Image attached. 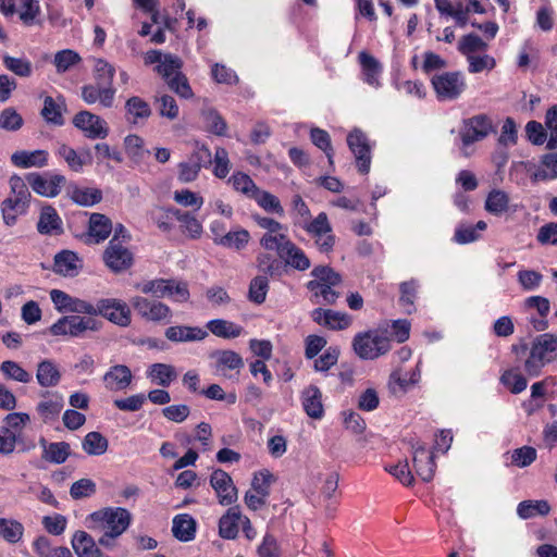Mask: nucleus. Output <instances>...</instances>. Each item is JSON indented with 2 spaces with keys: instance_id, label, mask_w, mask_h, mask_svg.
<instances>
[{
  "instance_id": "37998d69",
  "label": "nucleus",
  "mask_w": 557,
  "mask_h": 557,
  "mask_svg": "<svg viewBox=\"0 0 557 557\" xmlns=\"http://www.w3.org/2000/svg\"><path fill=\"white\" fill-rule=\"evenodd\" d=\"M148 376L152 382L168 387L177 376L175 368L166 363H153L148 369Z\"/></svg>"
},
{
  "instance_id": "a211bd4d",
  "label": "nucleus",
  "mask_w": 557,
  "mask_h": 557,
  "mask_svg": "<svg viewBox=\"0 0 557 557\" xmlns=\"http://www.w3.org/2000/svg\"><path fill=\"white\" fill-rule=\"evenodd\" d=\"M102 380L108 391H124L131 385L133 373L125 364H114L103 374Z\"/></svg>"
},
{
  "instance_id": "2eb2a0df",
  "label": "nucleus",
  "mask_w": 557,
  "mask_h": 557,
  "mask_svg": "<svg viewBox=\"0 0 557 557\" xmlns=\"http://www.w3.org/2000/svg\"><path fill=\"white\" fill-rule=\"evenodd\" d=\"M25 181L36 194L50 198L59 195L61 187L66 182L65 177L60 174L52 175L50 180H47L38 173H28Z\"/></svg>"
},
{
  "instance_id": "4be33fe9",
  "label": "nucleus",
  "mask_w": 557,
  "mask_h": 557,
  "mask_svg": "<svg viewBox=\"0 0 557 557\" xmlns=\"http://www.w3.org/2000/svg\"><path fill=\"white\" fill-rule=\"evenodd\" d=\"M37 231L41 235H60L63 233V223L57 210L52 206L41 208Z\"/></svg>"
},
{
  "instance_id": "7ed1b4c3",
  "label": "nucleus",
  "mask_w": 557,
  "mask_h": 557,
  "mask_svg": "<svg viewBox=\"0 0 557 557\" xmlns=\"http://www.w3.org/2000/svg\"><path fill=\"white\" fill-rule=\"evenodd\" d=\"M495 132L492 120L486 114H476L466 119L462 122L459 135L462 141V154L469 157L467 148L486 138L491 133Z\"/></svg>"
},
{
  "instance_id": "a19ab883",
  "label": "nucleus",
  "mask_w": 557,
  "mask_h": 557,
  "mask_svg": "<svg viewBox=\"0 0 557 557\" xmlns=\"http://www.w3.org/2000/svg\"><path fill=\"white\" fill-rule=\"evenodd\" d=\"M109 447V442L100 432L92 431L85 435L82 442L83 450L89 456H101Z\"/></svg>"
},
{
  "instance_id": "aec40b11",
  "label": "nucleus",
  "mask_w": 557,
  "mask_h": 557,
  "mask_svg": "<svg viewBox=\"0 0 557 557\" xmlns=\"http://www.w3.org/2000/svg\"><path fill=\"white\" fill-rule=\"evenodd\" d=\"M312 320L331 330H345L351 324V317L345 312L317 308L311 312Z\"/></svg>"
},
{
  "instance_id": "ea45409f",
  "label": "nucleus",
  "mask_w": 557,
  "mask_h": 557,
  "mask_svg": "<svg viewBox=\"0 0 557 557\" xmlns=\"http://www.w3.org/2000/svg\"><path fill=\"white\" fill-rule=\"evenodd\" d=\"M33 548L39 557H73L67 547L52 546L47 536L37 537L33 543Z\"/></svg>"
},
{
  "instance_id": "393cba45",
  "label": "nucleus",
  "mask_w": 557,
  "mask_h": 557,
  "mask_svg": "<svg viewBox=\"0 0 557 557\" xmlns=\"http://www.w3.org/2000/svg\"><path fill=\"white\" fill-rule=\"evenodd\" d=\"M243 518L244 516L239 507L234 506L228 508L219 520L220 536L225 540H235L238 535Z\"/></svg>"
},
{
  "instance_id": "423d86ee",
  "label": "nucleus",
  "mask_w": 557,
  "mask_h": 557,
  "mask_svg": "<svg viewBox=\"0 0 557 557\" xmlns=\"http://www.w3.org/2000/svg\"><path fill=\"white\" fill-rule=\"evenodd\" d=\"M92 318L101 315L108 321L119 325L128 326L131 324V309L127 304L116 298H101L94 305V312L88 313Z\"/></svg>"
},
{
  "instance_id": "6e6d98bb",
  "label": "nucleus",
  "mask_w": 557,
  "mask_h": 557,
  "mask_svg": "<svg viewBox=\"0 0 557 557\" xmlns=\"http://www.w3.org/2000/svg\"><path fill=\"white\" fill-rule=\"evenodd\" d=\"M0 371L9 379L20 383H29L32 375L24 370L17 362L5 360L0 364Z\"/></svg>"
},
{
  "instance_id": "9b49d317",
  "label": "nucleus",
  "mask_w": 557,
  "mask_h": 557,
  "mask_svg": "<svg viewBox=\"0 0 557 557\" xmlns=\"http://www.w3.org/2000/svg\"><path fill=\"white\" fill-rule=\"evenodd\" d=\"M50 299L55 310L61 313L71 312L88 315V313L94 312L92 304L84 299L73 297L61 289H51Z\"/></svg>"
},
{
  "instance_id": "864d4df0",
  "label": "nucleus",
  "mask_w": 557,
  "mask_h": 557,
  "mask_svg": "<svg viewBox=\"0 0 557 557\" xmlns=\"http://www.w3.org/2000/svg\"><path fill=\"white\" fill-rule=\"evenodd\" d=\"M268 290L269 280L265 275H258L253 277L249 285V300L257 305L263 304L267 298Z\"/></svg>"
},
{
  "instance_id": "5701e85b",
  "label": "nucleus",
  "mask_w": 557,
  "mask_h": 557,
  "mask_svg": "<svg viewBox=\"0 0 557 557\" xmlns=\"http://www.w3.org/2000/svg\"><path fill=\"white\" fill-rule=\"evenodd\" d=\"M165 338L173 343L200 342L208 332L199 326L175 325L165 330Z\"/></svg>"
},
{
  "instance_id": "0eeeda50",
  "label": "nucleus",
  "mask_w": 557,
  "mask_h": 557,
  "mask_svg": "<svg viewBox=\"0 0 557 557\" xmlns=\"http://www.w3.org/2000/svg\"><path fill=\"white\" fill-rule=\"evenodd\" d=\"M131 305L135 312L144 320L154 323H170L172 319L171 308L159 300L143 296L131 298Z\"/></svg>"
},
{
  "instance_id": "c03bdc74",
  "label": "nucleus",
  "mask_w": 557,
  "mask_h": 557,
  "mask_svg": "<svg viewBox=\"0 0 557 557\" xmlns=\"http://www.w3.org/2000/svg\"><path fill=\"white\" fill-rule=\"evenodd\" d=\"M509 208V196L502 189H493L486 197L485 210L494 215L505 213Z\"/></svg>"
},
{
  "instance_id": "4c0bfd02",
  "label": "nucleus",
  "mask_w": 557,
  "mask_h": 557,
  "mask_svg": "<svg viewBox=\"0 0 557 557\" xmlns=\"http://www.w3.org/2000/svg\"><path fill=\"white\" fill-rule=\"evenodd\" d=\"M257 267L265 276L280 277L285 273L282 259L274 257L269 252L259 253L257 257Z\"/></svg>"
},
{
  "instance_id": "f3484780",
  "label": "nucleus",
  "mask_w": 557,
  "mask_h": 557,
  "mask_svg": "<svg viewBox=\"0 0 557 557\" xmlns=\"http://www.w3.org/2000/svg\"><path fill=\"white\" fill-rule=\"evenodd\" d=\"M42 398L36 407V410L44 422L55 420L64 407V398L58 392L45 391L40 394Z\"/></svg>"
},
{
  "instance_id": "774afa93",
  "label": "nucleus",
  "mask_w": 557,
  "mask_h": 557,
  "mask_svg": "<svg viewBox=\"0 0 557 557\" xmlns=\"http://www.w3.org/2000/svg\"><path fill=\"white\" fill-rule=\"evenodd\" d=\"M23 126L21 114L13 108H5L0 112V128L8 132H15Z\"/></svg>"
},
{
  "instance_id": "c9c22d12",
  "label": "nucleus",
  "mask_w": 557,
  "mask_h": 557,
  "mask_svg": "<svg viewBox=\"0 0 557 557\" xmlns=\"http://www.w3.org/2000/svg\"><path fill=\"white\" fill-rule=\"evenodd\" d=\"M249 240L250 234L244 228L228 232L224 236L219 235V237H213L215 245L237 251L244 249L248 245Z\"/></svg>"
},
{
  "instance_id": "473e14b6",
  "label": "nucleus",
  "mask_w": 557,
  "mask_h": 557,
  "mask_svg": "<svg viewBox=\"0 0 557 557\" xmlns=\"http://www.w3.org/2000/svg\"><path fill=\"white\" fill-rule=\"evenodd\" d=\"M67 195L73 202L82 207H91L102 200V191L98 188L70 186Z\"/></svg>"
},
{
  "instance_id": "f8f14e48",
  "label": "nucleus",
  "mask_w": 557,
  "mask_h": 557,
  "mask_svg": "<svg viewBox=\"0 0 557 557\" xmlns=\"http://www.w3.org/2000/svg\"><path fill=\"white\" fill-rule=\"evenodd\" d=\"M210 485L214 490L219 503L222 506L234 504L237 498V488L233 483L231 475L222 469H216L210 476Z\"/></svg>"
},
{
  "instance_id": "c85d7f7f",
  "label": "nucleus",
  "mask_w": 557,
  "mask_h": 557,
  "mask_svg": "<svg viewBox=\"0 0 557 557\" xmlns=\"http://www.w3.org/2000/svg\"><path fill=\"white\" fill-rule=\"evenodd\" d=\"M113 230L111 220L102 213H91L88 223V236L95 244L106 240Z\"/></svg>"
},
{
  "instance_id": "7c9ffc66",
  "label": "nucleus",
  "mask_w": 557,
  "mask_h": 557,
  "mask_svg": "<svg viewBox=\"0 0 557 557\" xmlns=\"http://www.w3.org/2000/svg\"><path fill=\"white\" fill-rule=\"evenodd\" d=\"M61 376L58 366L52 360L45 359L37 364L36 379L41 387L57 386Z\"/></svg>"
},
{
  "instance_id": "39448f33",
  "label": "nucleus",
  "mask_w": 557,
  "mask_h": 557,
  "mask_svg": "<svg viewBox=\"0 0 557 557\" xmlns=\"http://www.w3.org/2000/svg\"><path fill=\"white\" fill-rule=\"evenodd\" d=\"M91 519L100 522L102 528L113 537L122 535L131 524V512L122 507H108L91 513Z\"/></svg>"
},
{
  "instance_id": "f03ea898",
  "label": "nucleus",
  "mask_w": 557,
  "mask_h": 557,
  "mask_svg": "<svg viewBox=\"0 0 557 557\" xmlns=\"http://www.w3.org/2000/svg\"><path fill=\"white\" fill-rule=\"evenodd\" d=\"M143 294H151L156 298L170 297L178 302H185L189 299L188 285L173 278H156L146 281L137 285Z\"/></svg>"
},
{
  "instance_id": "58836bf2",
  "label": "nucleus",
  "mask_w": 557,
  "mask_h": 557,
  "mask_svg": "<svg viewBox=\"0 0 557 557\" xmlns=\"http://www.w3.org/2000/svg\"><path fill=\"white\" fill-rule=\"evenodd\" d=\"M211 357L215 360L218 371L237 370L244 367V360L239 354L234 350H216Z\"/></svg>"
},
{
  "instance_id": "69168bd1",
  "label": "nucleus",
  "mask_w": 557,
  "mask_h": 557,
  "mask_svg": "<svg viewBox=\"0 0 557 557\" xmlns=\"http://www.w3.org/2000/svg\"><path fill=\"white\" fill-rule=\"evenodd\" d=\"M11 196L25 206H29L30 191L25 180L14 175L10 178Z\"/></svg>"
},
{
  "instance_id": "f257e3e1",
  "label": "nucleus",
  "mask_w": 557,
  "mask_h": 557,
  "mask_svg": "<svg viewBox=\"0 0 557 557\" xmlns=\"http://www.w3.org/2000/svg\"><path fill=\"white\" fill-rule=\"evenodd\" d=\"M82 313L63 315L55 321L49 332L53 336L84 337L86 332H99L102 322L91 315H81Z\"/></svg>"
},
{
  "instance_id": "72a5a7b5",
  "label": "nucleus",
  "mask_w": 557,
  "mask_h": 557,
  "mask_svg": "<svg viewBox=\"0 0 557 557\" xmlns=\"http://www.w3.org/2000/svg\"><path fill=\"white\" fill-rule=\"evenodd\" d=\"M79 258L70 250H63L55 255L53 271L63 276H75L78 273Z\"/></svg>"
},
{
  "instance_id": "49530a36",
  "label": "nucleus",
  "mask_w": 557,
  "mask_h": 557,
  "mask_svg": "<svg viewBox=\"0 0 557 557\" xmlns=\"http://www.w3.org/2000/svg\"><path fill=\"white\" fill-rule=\"evenodd\" d=\"M550 511L547 500H523L517 507V515L521 519H530L536 515L546 516Z\"/></svg>"
},
{
  "instance_id": "a878e982",
  "label": "nucleus",
  "mask_w": 557,
  "mask_h": 557,
  "mask_svg": "<svg viewBox=\"0 0 557 557\" xmlns=\"http://www.w3.org/2000/svg\"><path fill=\"white\" fill-rule=\"evenodd\" d=\"M11 162L22 169L42 168L48 163V152L46 150H17L11 156Z\"/></svg>"
},
{
  "instance_id": "1a4fd4ad",
  "label": "nucleus",
  "mask_w": 557,
  "mask_h": 557,
  "mask_svg": "<svg viewBox=\"0 0 557 557\" xmlns=\"http://www.w3.org/2000/svg\"><path fill=\"white\" fill-rule=\"evenodd\" d=\"M212 163V154L208 147L197 146L186 162L178 164V180L183 183L194 182L202 166Z\"/></svg>"
},
{
  "instance_id": "bb28decb",
  "label": "nucleus",
  "mask_w": 557,
  "mask_h": 557,
  "mask_svg": "<svg viewBox=\"0 0 557 557\" xmlns=\"http://www.w3.org/2000/svg\"><path fill=\"white\" fill-rule=\"evenodd\" d=\"M531 349L547 364L557 358V335L544 333L535 337Z\"/></svg>"
},
{
  "instance_id": "de8ad7c7",
  "label": "nucleus",
  "mask_w": 557,
  "mask_h": 557,
  "mask_svg": "<svg viewBox=\"0 0 557 557\" xmlns=\"http://www.w3.org/2000/svg\"><path fill=\"white\" fill-rule=\"evenodd\" d=\"M27 209V206L23 205L12 196L8 197L1 203L3 222L8 226L14 225L16 223L17 215L26 213Z\"/></svg>"
},
{
  "instance_id": "9d476101",
  "label": "nucleus",
  "mask_w": 557,
  "mask_h": 557,
  "mask_svg": "<svg viewBox=\"0 0 557 557\" xmlns=\"http://www.w3.org/2000/svg\"><path fill=\"white\" fill-rule=\"evenodd\" d=\"M73 124L76 128L85 133L86 137L103 139L109 134L107 122L99 115L89 111H79L73 117Z\"/></svg>"
},
{
  "instance_id": "bf43d9fd",
  "label": "nucleus",
  "mask_w": 557,
  "mask_h": 557,
  "mask_svg": "<svg viewBox=\"0 0 557 557\" xmlns=\"http://www.w3.org/2000/svg\"><path fill=\"white\" fill-rule=\"evenodd\" d=\"M58 152L75 172H79L87 162H90L91 158L90 153L87 151L86 157L88 160L84 159V157L78 156L73 148L67 147L66 145H61Z\"/></svg>"
},
{
  "instance_id": "3c124183",
  "label": "nucleus",
  "mask_w": 557,
  "mask_h": 557,
  "mask_svg": "<svg viewBox=\"0 0 557 557\" xmlns=\"http://www.w3.org/2000/svg\"><path fill=\"white\" fill-rule=\"evenodd\" d=\"M202 117L206 124V128L209 132L218 136H224L226 134L227 124L216 110H203Z\"/></svg>"
},
{
  "instance_id": "4468645a",
  "label": "nucleus",
  "mask_w": 557,
  "mask_h": 557,
  "mask_svg": "<svg viewBox=\"0 0 557 557\" xmlns=\"http://www.w3.org/2000/svg\"><path fill=\"white\" fill-rule=\"evenodd\" d=\"M347 144L354 153L360 173L366 174L370 170L371 154L367 136L359 129H354L347 136Z\"/></svg>"
},
{
  "instance_id": "ddd939ff",
  "label": "nucleus",
  "mask_w": 557,
  "mask_h": 557,
  "mask_svg": "<svg viewBox=\"0 0 557 557\" xmlns=\"http://www.w3.org/2000/svg\"><path fill=\"white\" fill-rule=\"evenodd\" d=\"M106 265L113 272L120 273L133 264V253L121 243L111 239L103 252Z\"/></svg>"
},
{
  "instance_id": "20e7f679",
  "label": "nucleus",
  "mask_w": 557,
  "mask_h": 557,
  "mask_svg": "<svg viewBox=\"0 0 557 557\" xmlns=\"http://www.w3.org/2000/svg\"><path fill=\"white\" fill-rule=\"evenodd\" d=\"M352 347L361 359H375L389 351L391 341L377 332L369 331L357 334Z\"/></svg>"
},
{
  "instance_id": "dca6fc26",
  "label": "nucleus",
  "mask_w": 557,
  "mask_h": 557,
  "mask_svg": "<svg viewBox=\"0 0 557 557\" xmlns=\"http://www.w3.org/2000/svg\"><path fill=\"white\" fill-rule=\"evenodd\" d=\"M412 461L417 474L425 482H430L435 473L436 465L434 455L428 451L425 446L419 442L412 445Z\"/></svg>"
},
{
  "instance_id": "6e6552de",
  "label": "nucleus",
  "mask_w": 557,
  "mask_h": 557,
  "mask_svg": "<svg viewBox=\"0 0 557 557\" xmlns=\"http://www.w3.org/2000/svg\"><path fill=\"white\" fill-rule=\"evenodd\" d=\"M432 86L440 100H455L466 90V81L461 72H444L432 77Z\"/></svg>"
},
{
  "instance_id": "052dcab7",
  "label": "nucleus",
  "mask_w": 557,
  "mask_h": 557,
  "mask_svg": "<svg viewBox=\"0 0 557 557\" xmlns=\"http://www.w3.org/2000/svg\"><path fill=\"white\" fill-rule=\"evenodd\" d=\"M230 182L232 183L234 189L243 193L244 195L251 199L259 189L255 182L250 178V176L242 172L233 174L232 177L230 178Z\"/></svg>"
},
{
  "instance_id": "680f3d73",
  "label": "nucleus",
  "mask_w": 557,
  "mask_h": 557,
  "mask_svg": "<svg viewBox=\"0 0 557 557\" xmlns=\"http://www.w3.org/2000/svg\"><path fill=\"white\" fill-rule=\"evenodd\" d=\"M183 66V61L177 55L164 54L161 63L157 66V71L165 81L172 78L176 73H182L180 70Z\"/></svg>"
},
{
  "instance_id": "603ef678",
  "label": "nucleus",
  "mask_w": 557,
  "mask_h": 557,
  "mask_svg": "<svg viewBox=\"0 0 557 557\" xmlns=\"http://www.w3.org/2000/svg\"><path fill=\"white\" fill-rule=\"evenodd\" d=\"M175 218L182 223L184 232H186L190 238H199L202 234L201 223L189 212H182L178 209L172 210Z\"/></svg>"
},
{
  "instance_id": "338daca9",
  "label": "nucleus",
  "mask_w": 557,
  "mask_h": 557,
  "mask_svg": "<svg viewBox=\"0 0 557 557\" xmlns=\"http://www.w3.org/2000/svg\"><path fill=\"white\" fill-rule=\"evenodd\" d=\"M273 482V474L269 470H262L255 474L250 491L268 497L270 495V486Z\"/></svg>"
},
{
  "instance_id": "c756f323",
  "label": "nucleus",
  "mask_w": 557,
  "mask_h": 557,
  "mask_svg": "<svg viewBox=\"0 0 557 557\" xmlns=\"http://www.w3.org/2000/svg\"><path fill=\"white\" fill-rule=\"evenodd\" d=\"M302 406L310 418L321 419L323 417L322 393L317 386L310 385L302 392Z\"/></svg>"
},
{
  "instance_id": "79ce46f5",
  "label": "nucleus",
  "mask_w": 557,
  "mask_h": 557,
  "mask_svg": "<svg viewBox=\"0 0 557 557\" xmlns=\"http://www.w3.org/2000/svg\"><path fill=\"white\" fill-rule=\"evenodd\" d=\"M207 327L213 335L227 339L236 338L243 332V327L240 325L223 319H214L209 321L207 323Z\"/></svg>"
},
{
  "instance_id": "6ab92c4d",
  "label": "nucleus",
  "mask_w": 557,
  "mask_h": 557,
  "mask_svg": "<svg viewBox=\"0 0 557 557\" xmlns=\"http://www.w3.org/2000/svg\"><path fill=\"white\" fill-rule=\"evenodd\" d=\"M115 88L113 86H102L98 82L82 87V98L87 104H94L97 101L104 108H111L114 102Z\"/></svg>"
},
{
  "instance_id": "0e129e2a",
  "label": "nucleus",
  "mask_w": 557,
  "mask_h": 557,
  "mask_svg": "<svg viewBox=\"0 0 557 557\" xmlns=\"http://www.w3.org/2000/svg\"><path fill=\"white\" fill-rule=\"evenodd\" d=\"M30 418L24 412L9 413L1 428H7L8 431L14 434L15 437H20L22 430L29 422Z\"/></svg>"
},
{
  "instance_id": "f704fd0d",
  "label": "nucleus",
  "mask_w": 557,
  "mask_h": 557,
  "mask_svg": "<svg viewBox=\"0 0 557 557\" xmlns=\"http://www.w3.org/2000/svg\"><path fill=\"white\" fill-rule=\"evenodd\" d=\"M280 259L283 261L284 269L286 267H290L298 271H306L311 265V262L306 253L292 240L287 245V248L283 252L282 257H280Z\"/></svg>"
},
{
  "instance_id": "e433bc0d",
  "label": "nucleus",
  "mask_w": 557,
  "mask_h": 557,
  "mask_svg": "<svg viewBox=\"0 0 557 557\" xmlns=\"http://www.w3.org/2000/svg\"><path fill=\"white\" fill-rule=\"evenodd\" d=\"M172 532L177 540L189 542L195 537L196 521L188 515H178L173 519Z\"/></svg>"
},
{
  "instance_id": "5fc2aeb1",
  "label": "nucleus",
  "mask_w": 557,
  "mask_h": 557,
  "mask_svg": "<svg viewBox=\"0 0 557 557\" xmlns=\"http://www.w3.org/2000/svg\"><path fill=\"white\" fill-rule=\"evenodd\" d=\"M252 199L267 212L276 213L280 216L284 215V209L278 198L271 193L258 189Z\"/></svg>"
},
{
  "instance_id": "a18cd8bd",
  "label": "nucleus",
  "mask_w": 557,
  "mask_h": 557,
  "mask_svg": "<svg viewBox=\"0 0 557 557\" xmlns=\"http://www.w3.org/2000/svg\"><path fill=\"white\" fill-rule=\"evenodd\" d=\"M24 534V527L14 519L0 518V537L10 544L20 542Z\"/></svg>"
},
{
  "instance_id": "09e8293b",
  "label": "nucleus",
  "mask_w": 557,
  "mask_h": 557,
  "mask_svg": "<svg viewBox=\"0 0 557 557\" xmlns=\"http://www.w3.org/2000/svg\"><path fill=\"white\" fill-rule=\"evenodd\" d=\"M488 45L473 33L462 36L458 41V51L466 57L485 51Z\"/></svg>"
},
{
  "instance_id": "412c9836",
  "label": "nucleus",
  "mask_w": 557,
  "mask_h": 557,
  "mask_svg": "<svg viewBox=\"0 0 557 557\" xmlns=\"http://www.w3.org/2000/svg\"><path fill=\"white\" fill-rule=\"evenodd\" d=\"M38 444L42 449L41 459L49 463H64L71 456V445L67 442H48L41 436Z\"/></svg>"
},
{
  "instance_id": "b1692460",
  "label": "nucleus",
  "mask_w": 557,
  "mask_h": 557,
  "mask_svg": "<svg viewBox=\"0 0 557 557\" xmlns=\"http://www.w3.org/2000/svg\"><path fill=\"white\" fill-rule=\"evenodd\" d=\"M72 547L77 557H110L101 552L92 536L86 531L78 530L74 533Z\"/></svg>"
},
{
  "instance_id": "4d7b16f0",
  "label": "nucleus",
  "mask_w": 557,
  "mask_h": 557,
  "mask_svg": "<svg viewBox=\"0 0 557 557\" xmlns=\"http://www.w3.org/2000/svg\"><path fill=\"white\" fill-rule=\"evenodd\" d=\"M511 465L519 468H527L537 458V451L532 446H522L510 453Z\"/></svg>"
},
{
  "instance_id": "e2e57ef3",
  "label": "nucleus",
  "mask_w": 557,
  "mask_h": 557,
  "mask_svg": "<svg viewBox=\"0 0 557 557\" xmlns=\"http://www.w3.org/2000/svg\"><path fill=\"white\" fill-rule=\"evenodd\" d=\"M154 100L158 104V112L161 116L171 121L178 116V106L172 96L164 94L161 96H156Z\"/></svg>"
},
{
  "instance_id": "2f4dec72",
  "label": "nucleus",
  "mask_w": 557,
  "mask_h": 557,
  "mask_svg": "<svg viewBox=\"0 0 557 557\" xmlns=\"http://www.w3.org/2000/svg\"><path fill=\"white\" fill-rule=\"evenodd\" d=\"M125 112L126 120L132 124H137L139 121H146L152 114L149 103L138 96H133L126 100Z\"/></svg>"
},
{
  "instance_id": "13d9d810",
  "label": "nucleus",
  "mask_w": 557,
  "mask_h": 557,
  "mask_svg": "<svg viewBox=\"0 0 557 557\" xmlns=\"http://www.w3.org/2000/svg\"><path fill=\"white\" fill-rule=\"evenodd\" d=\"M500 382L503 385L508 387L512 394H519L527 388V379L518 373L516 370H506L502 376Z\"/></svg>"
},
{
  "instance_id": "8fccbe9b",
  "label": "nucleus",
  "mask_w": 557,
  "mask_h": 557,
  "mask_svg": "<svg viewBox=\"0 0 557 557\" xmlns=\"http://www.w3.org/2000/svg\"><path fill=\"white\" fill-rule=\"evenodd\" d=\"M289 243L290 239L280 232L265 233L260 239V245L265 250H275L278 257H282Z\"/></svg>"
},
{
  "instance_id": "cd10ccee",
  "label": "nucleus",
  "mask_w": 557,
  "mask_h": 557,
  "mask_svg": "<svg viewBox=\"0 0 557 557\" xmlns=\"http://www.w3.org/2000/svg\"><path fill=\"white\" fill-rule=\"evenodd\" d=\"M65 111L66 104L63 97L53 99L52 97L47 96L44 100V108L41 109L40 114L47 123L62 126L64 124L63 113Z\"/></svg>"
}]
</instances>
